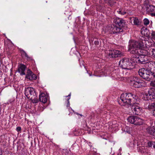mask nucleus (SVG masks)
Here are the masks:
<instances>
[{"label":"nucleus","mask_w":155,"mask_h":155,"mask_svg":"<svg viewBox=\"0 0 155 155\" xmlns=\"http://www.w3.org/2000/svg\"><path fill=\"white\" fill-rule=\"evenodd\" d=\"M129 51L133 54L131 60H133L134 64L135 62L140 64H145L147 60V56L148 52L146 49L138 48L134 46L129 45Z\"/></svg>","instance_id":"nucleus-1"},{"label":"nucleus","mask_w":155,"mask_h":155,"mask_svg":"<svg viewBox=\"0 0 155 155\" xmlns=\"http://www.w3.org/2000/svg\"><path fill=\"white\" fill-rule=\"evenodd\" d=\"M154 91L150 89L145 91L143 94V99L145 101L150 100L153 102L151 104L148 102H146L144 104V107L145 109L150 110H152L153 115L155 116V87H153Z\"/></svg>","instance_id":"nucleus-2"},{"label":"nucleus","mask_w":155,"mask_h":155,"mask_svg":"<svg viewBox=\"0 0 155 155\" xmlns=\"http://www.w3.org/2000/svg\"><path fill=\"white\" fill-rule=\"evenodd\" d=\"M129 45L132 47L134 46L138 48L145 49L151 47L153 44L150 41L140 39L138 41L133 40L129 42Z\"/></svg>","instance_id":"nucleus-3"},{"label":"nucleus","mask_w":155,"mask_h":155,"mask_svg":"<svg viewBox=\"0 0 155 155\" xmlns=\"http://www.w3.org/2000/svg\"><path fill=\"white\" fill-rule=\"evenodd\" d=\"M138 72L140 76L146 80L149 81L152 78L153 81H151L150 84L153 87H155V79L153 77L154 74L151 71L145 70L144 68H142L139 70Z\"/></svg>","instance_id":"nucleus-4"},{"label":"nucleus","mask_w":155,"mask_h":155,"mask_svg":"<svg viewBox=\"0 0 155 155\" xmlns=\"http://www.w3.org/2000/svg\"><path fill=\"white\" fill-rule=\"evenodd\" d=\"M131 57L130 59L126 58L122 59L119 62V66L126 71H130L133 68L134 62L131 60Z\"/></svg>","instance_id":"nucleus-5"},{"label":"nucleus","mask_w":155,"mask_h":155,"mask_svg":"<svg viewBox=\"0 0 155 155\" xmlns=\"http://www.w3.org/2000/svg\"><path fill=\"white\" fill-rule=\"evenodd\" d=\"M133 96L130 93H124L121 94L120 100L123 103L131 105L133 104L132 101L134 100Z\"/></svg>","instance_id":"nucleus-6"},{"label":"nucleus","mask_w":155,"mask_h":155,"mask_svg":"<svg viewBox=\"0 0 155 155\" xmlns=\"http://www.w3.org/2000/svg\"><path fill=\"white\" fill-rule=\"evenodd\" d=\"M25 94L28 99L32 98V97L36 95L34 89L31 87H25Z\"/></svg>","instance_id":"nucleus-7"},{"label":"nucleus","mask_w":155,"mask_h":155,"mask_svg":"<svg viewBox=\"0 0 155 155\" xmlns=\"http://www.w3.org/2000/svg\"><path fill=\"white\" fill-rule=\"evenodd\" d=\"M130 81L131 85L136 88L140 87L143 86V84L141 80L136 77H133Z\"/></svg>","instance_id":"nucleus-8"},{"label":"nucleus","mask_w":155,"mask_h":155,"mask_svg":"<svg viewBox=\"0 0 155 155\" xmlns=\"http://www.w3.org/2000/svg\"><path fill=\"white\" fill-rule=\"evenodd\" d=\"M131 110L133 113L135 114L140 115L141 114L142 109L138 105L134 104L132 105Z\"/></svg>","instance_id":"nucleus-9"},{"label":"nucleus","mask_w":155,"mask_h":155,"mask_svg":"<svg viewBox=\"0 0 155 155\" xmlns=\"http://www.w3.org/2000/svg\"><path fill=\"white\" fill-rule=\"evenodd\" d=\"M114 22L116 25L119 26L120 28L124 27L126 23L125 20L119 18H116L114 19Z\"/></svg>","instance_id":"nucleus-10"},{"label":"nucleus","mask_w":155,"mask_h":155,"mask_svg":"<svg viewBox=\"0 0 155 155\" xmlns=\"http://www.w3.org/2000/svg\"><path fill=\"white\" fill-rule=\"evenodd\" d=\"M48 98V95L46 94L41 93L39 94V100L41 102L44 103H45L46 102Z\"/></svg>","instance_id":"nucleus-11"},{"label":"nucleus","mask_w":155,"mask_h":155,"mask_svg":"<svg viewBox=\"0 0 155 155\" xmlns=\"http://www.w3.org/2000/svg\"><path fill=\"white\" fill-rule=\"evenodd\" d=\"M109 54L111 56V57L112 58L120 57L121 55V52L117 50H113V51H110Z\"/></svg>","instance_id":"nucleus-12"},{"label":"nucleus","mask_w":155,"mask_h":155,"mask_svg":"<svg viewBox=\"0 0 155 155\" xmlns=\"http://www.w3.org/2000/svg\"><path fill=\"white\" fill-rule=\"evenodd\" d=\"M110 29L112 32L114 34L119 33L123 31V29L121 28H118L117 26L111 27Z\"/></svg>","instance_id":"nucleus-13"},{"label":"nucleus","mask_w":155,"mask_h":155,"mask_svg":"<svg viewBox=\"0 0 155 155\" xmlns=\"http://www.w3.org/2000/svg\"><path fill=\"white\" fill-rule=\"evenodd\" d=\"M26 67L24 64H20L18 66V71L20 73L21 75H25V70Z\"/></svg>","instance_id":"nucleus-14"},{"label":"nucleus","mask_w":155,"mask_h":155,"mask_svg":"<svg viewBox=\"0 0 155 155\" xmlns=\"http://www.w3.org/2000/svg\"><path fill=\"white\" fill-rule=\"evenodd\" d=\"M26 78L30 80H36L37 79V77L35 74H33L31 71L27 74Z\"/></svg>","instance_id":"nucleus-15"},{"label":"nucleus","mask_w":155,"mask_h":155,"mask_svg":"<svg viewBox=\"0 0 155 155\" xmlns=\"http://www.w3.org/2000/svg\"><path fill=\"white\" fill-rule=\"evenodd\" d=\"M118 125L116 124L115 121H113L112 122H110L109 124V127L113 129V130H118Z\"/></svg>","instance_id":"nucleus-16"},{"label":"nucleus","mask_w":155,"mask_h":155,"mask_svg":"<svg viewBox=\"0 0 155 155\" xmlns=\"http://www.w3.org/2000/svg\"><path fill=\"white\" fill-rule=\"evenodd\" d=\"M147 130L149 134L155 137V128L149 127L147 128Z\"/></svg>","instance_id":"nucleus-17"},{"label":"nucleus","mask_w":155,"mask_h":155,"mask_svg":"<svg viewBox=\"0 0 155 155\" xmlns=\"http://www.w3.org/2000/svg\"><path fill=\"white\" fill-rule=\"evenodd\" d=\"M136 116H130L127 119V120L129 123L134 124L136 119Z\"/></svg>","instance_id":"nucleus-18"},{"label":"nucleus","mask_w":155,"mask_h":155,"mask_svg":"<svg viewBox=\"0 0 155 155\" xmlns=\"http://www.w3.org/2000/svg\"><path fill=\"white\" fill-rule=\"evenodd\" d=\"M147 10L148 11L151 12H155V6L153 5H150L148 7ZM151 15L152 16L155 17V13H152Z\"/></svg>","instance_id":"nucleus-19"},{"label":"nucleus","mask_w":155,"mask_h":155,"mask_svg":"<svg viewBox=\"0 0 155 155\" xmlns=\"http://www.w3.org/2000/svg\"><path fill=\"white\" fill-rule=\"evenodd\" d=\"M149 56H151L155 58V49L150 48L147 50Z\"/></svg>","instance_id":"nucleus-20"},{"label":"nucleus","mask_w":155,"mask_h":155,"mask_svg":"<svg viewBox=\"0 0 155 155\" xmlns=\"http://www.w3.org/2000/svg\"><path fill=\"white\" fill-rule=\"evenodd\" d=\"M136 120L134 125H142L143 123V119L140 118L138 117H136Z\"/></svg>","instance_id":"nucleus-21"},{"label":"nucleus","mask_w":155,"mask_h":155,"mask_svg":"<svg viewBox=\"0 0 155 155\" xmlns=\"http://www.w3.org/2000/svg\"><path fill=\"white\" fill-rule=\"evenodd\" d=\"M147 29L146 28H143L141 29V33L142 35H147Z\"/></svg>","instance_id":"nucleus-22"},{"label":"nucleus","mask_w":155,"mask_h":155,"mask_svg":"<svg viewBox=\"0 0 155 155\" xmlns=\"http://www.w3.org/2000/svg\"><path fill=\"white\" fill-rule=\"evenodd\" d=\"M133 22L134 25H139L140 24L138 19L137 18H133Z\"/></svg>","instance_id":"nucleus-23"},{"label":"nucleus","mask_w":155,"mask_h":155,"mask_svg":"<svg viewBox=\"0 0 155 155\" xmlns=\"http://www.w3.org/2000/svg\"><path fill=\"white\" fill-rule=\"evenodd\" d=\"M71 95V93H70V94L68 96H66L65 97H68V99L67 101V105L66 107L67 108H68L69 107H70V102H69V99H70V97Z\"/></svg>","instance_id":"nucleus-24"},{"label":"nucleus","mask_w":155,"mask_h":155,"mask_svg":"<svg viewBox=\"0 0 155 155\" xmlns=\"http://www.w3.org/2000/svg\"><path fill=\"white\" fill-rule=\"evenodd\" d=\"M34 97H32V98L31 99H29V100H31L32 101V102L33 103H37L38 102V101L36 98L37 96L36 95L35 96H34Z\"/></svg>","instance_id":"nucleus-25"},{"label":"nucleus","mask_w":155,"mask_h":155,"mask_svg":"<svg viewBox=\"0 0 155 155\" xmlns=\"http://www.w3.org/2000/svg\"><path fill=\"white\" fill-rule=\"evenodd\" d=\"M143 24L145 25H147L149 24L150 23V21L148 19L146 18H144L143 19Z\"/></svg>","instance_id":"nucleus-26"},{"label":"nucleus","mask_w":155,"mask_h":155,"mask_svg":"<svg viewBox=\"0 0 155 155\" xmlns=\"http://www.w3.org/2000/svg\"><path fill=\"white\" fill-rule=\"evenodd\" d=\"M119 14H120L122 15H124L126 13V12L122 10H119L117 11Z\"/></svg>","instance_id":"nucleus-27"},{"label":"nucleus","mask_w":155,"mask_h":155,"mask_svg":"<svg viewBox=\"0 0 155 155\" xmlns=\"http://www.w3.org/2000/svg\"><path fill=\"white\" fill-rule=\"evenodd\" d=\"M20 51L22 56L24 57L26 53L23 49H20Z\"/></svg>","instance_id":"nucleus-28"},{"label":"nucleus","mask_w":155,"mask_h":155,"mask_svg":"<svg viewBox=\"0 0 155 155\" xmlns=\"http://www.w3.org/2000/svg\"><path fill=\"white\" fill-rule=\"evenodd\" d=\"M24 57H25V58L28 61H30L32 60V58L31 57L29 56L27 54H25V56Z\"/></svg>","instance_id":"nucleus-29"},{"label":"nucleus","mask_w":155,"mask_h":155,"mask_svg":"<svg viewBox=\"0 0 155 155\" xmlns=\"http://www.w3.org/2000/svg\"><path fill=\"white\" fill-rule=\"evenodd\" d=\"M24 57H25V58L28 61H30L32 60V58L31 57L29 56L27 54H25V56Z\"/></svg>","instance_id":"nucleus-30"},{"label":"nucleus","mask_w":155,"mask_h":155,"mask_svg":"<svg viewBox=\"0 0 155 155\" xmlns=\"http://www.w3.org/2000/svg\"><path fill=\"white\" fill-rule=\"evenodd\" d=\"M24 57H25V58L28 61H30L32 60V58L31 57L29 56L27 54H25V56Z\"/></svg>","instance_id":"nucleus-31"},{"label":"nucleus","mask_w":155,"mask_h":155,"mask_svg":"<svg viewBox=\"0 0 155 155\" xmlns=\"http://www.w3.org/2000/svg\"><path fill=\"white\" fill-rule=\"evenodd\" d=\"M151 38L152 40H155V31H152L151 34Z\"/></svg>","instance_id":"nucleus-32"},{"label":"nucleus","mask_w":155,"mask_h":155,"mask_svg":"<svg viewBox=\"0 0 155 155\" xmlns=\"http://www.w3.org/2000/svg\"><path fill=\"white\" fill-rule=\"evenodd\" d=\"M153 141L149 142L148 143V146L150 147H152Z\"/></svg>","instance_id":"nucleus-33"},{"label":"nucleus","mask_w":155,"mask_h":155,"mask_svg":"<svg viewBox=\"0 0 155 155\" xmlns=\"http://www.w3.org/2000/svg\"><path fill=\"white\" fill-rule=\"evenodd\" d=\"M69 111L70 113H72L73 112H74V111L73 110L72 108L71 107H69L68 108Z\"/></svg>","instance_id":"nucleus-34"},{"label":"nucleus","mask_w":155,"mask_h":155,"mask_svg":"<svg viewBox=\"0 0 155 155\" xmlns=\"http://www.w3.org/2000/svg\"><path fill=\"white\" fill-rule=\"evenodd\" d=\"M16 130L18 132L20 131L21 130V127H17L16 128Z\"/></svg>","instance_id":"nucleus-35"},{"label":"nucleus","mask_w":155,"mask_h":155,"mask_svg":"<svg viewBox=\"0 0 155 155\" xmlns=\"http://www.w3.org/2000/svg\"><path fill=\"white\" fill-rule=\"evenodd\" d=\"M94 44L95 45L97 46L99 44V41H95L94 42Z\"/></svg>","instance_id":"nucleus-36"},{"label":"nucleus","mask_w":155,"mask_h":155,"mask_svg":"<svg viewBox=\"0 0 155 155\" xmlns=\"http://www.w3.org/2000/svg\"><path fill=\"white\" fill-rule=\"evenodd\" d=\"M152 145V147H153V148L155 149V142H153Z\"/></svg>","instance_id":"nucleus-37"},{"label":"nucleus","mask_w":155,"mask_h":155,"mask_svg":"<svg viewBox=\"0 0 155 155\" xmlns=\"http://www.w3.org/2000/svg\"><path fill=\"white\" fill-rule=\"evenodd\" d=\"M129 73H130V72H126V74L127 75V74H129Z\"/></svg>","instance_id":"nucleus-38"},{"label":"nucleus","mask_w":155,"mask_h":155,"mask_svg":"<svg viewBox=\"0 0 155 155\" xmlns=\"http://www.w3.org/2000/svg\"><path fill=\"white\" fill-rule=\"evenodd\" d=\"M2 151H0V155H2Z\"/></svg>","instance_id":"nucleus-39"},{"label":"nucleus","mask_w":155,"mask_h":155,"mask_svg":"<svg viewBox=\"0 0 155 155\" xmlns=\"http://www.w3.org/2000/svg\"><path fill=\"white\" fill-rule=\"evenodd\" d=\"M82 65H84L83 64V61L82 62Z\"/></svg>","instance_id":"nucleus-40"},{"label":"nucleus","mask_w":155,"mask_h":155,"mask_svg":"<svg viewBox=\"0 0 155 155\" xmlns=\"http://www.w3.org/2000/svg\"><path fill=\"white\" fill-rule=\"evenodd\" d=\"M113 76H114L115 78H116V77L114 75Z\"/></svg>","instance_id":"nucleus-41"},{"label":"nucleus","mask_w":155,"mask_h":155,"mask_svg":"<svg viewBox=\"0 0 155 155\" xmlns=\"http://www.w3.org/2000/svg\"><path fill=\"white\" fill-rule=\"evenodd\" d=\"M80 65L81 66V67H82V65H81V63H80Z\"/></svg>","instance_id":"nucleus-42"},{"label":"nucleus","mask_w":155,"mask_h":155,"mask_svg":"<svg viewBox=\"0 0 155 155\" xmlns=\"http://www.w3.org/2000/svg\"><path fill=\"white\" fill-rule=\"evenodd\" d=\"M121 149V148H120L119 149V150H120Z\"/></svg>","instance_id":"nucleus-43"},{"label":"nucleus","mask_w":155,"mask_h":155,"mask_svg":"<svg viewBox=\"0 0 155 155\" xmlns=\"http://www.w3.org/2000/svg\"><path fill=\"white\" fill-rule=\"evenodd\" d=\"M69 114V115H70V113L69 114Z\"/></svg>","instance_id":"nucleus-44"}]
</instances>
